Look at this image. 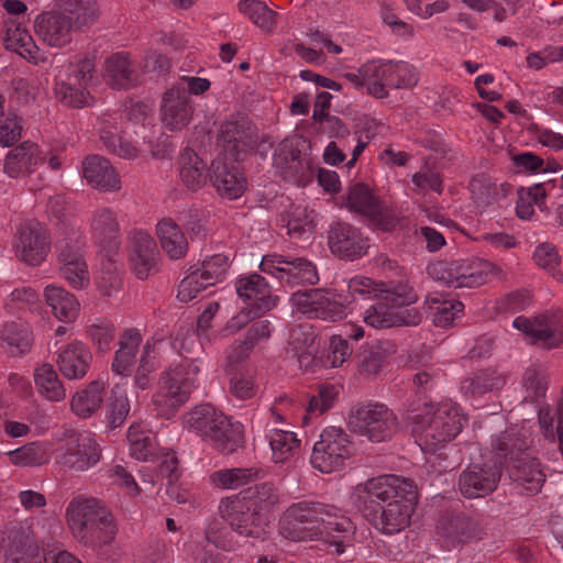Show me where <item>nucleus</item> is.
<instances>
[{"instance_id":"5701e85b","label":"nucleus","mask_w":563,"mask_h":563,"mask_svg":"<svg viewBox=\"0 0 563 563\" xmlns=\"http://www.w3.org/2000/svg\"><path fill=\"white\" fill-rule=\"evenodd\" d=\"M292 301L302 313H313L322 320H335L341 313V306L331 300L323 289L297 291L292 295Z\"/></svg>"},{"instance_id":"6e6d98bb","label":"nucleus","mask_w":563,"mask_h":563,"mask_svg":"<svg viewBox=\"0 0 563 563\" xmlns=\"http://www.w3.org/2000/svg\"><path fill=\"white\" fill-rule=\"evenodd\" d=\"M55 95L60 102L74 109L89 106L92 100L89 92L75 88L66 82H60L56 86Z\"/></svg>"},{"instance_id":"2eb2a0df","label":"nucleus","mask_w":563,"mask_h":563,"mask_svg":"<svg viewBox=\"0 0 563 563\" xmlns=\"http://www.w3.org/2000/svg\"><path fill=\"white\" fill-rule=\"evenodd\" d=\"M257 139L255 126L244 115L231 117L220 128L219 140L235 162L257 144Z\"/></svg>"},{"instance_id":"412c9836","label":"nucleus","mask_w":563,"mask_h":563,"mask_svg":"<svg viewBox=\"0 0 563 563\" xmlns=\"http://www.w3.org/2000/svg\"><path fill=\"white\" fill-rule=\"evenodd\" d=\"M34 26L36 34L49 46L62 47L71 41V20L62 13H42Z\"/></svg>"},{"instance_id":"79ce46f5","label":"nucleus","mask_w":563,"mask_h":563,"mask_svg":"<svg viewBox=\"0 0 563 563\" xmlns=\"http://www.w3.org/2000/svg\"><path fill=\"white\" fill-rule=\"evenodd\" d=\"M91 227L101 243L109 247H113L118 244L120 227L111 209L101 208L97 210L93 214Z\"/></svg>"},{"instance_id":"c9c22d12","label":"nucleus","mask_w":563,"mask_h":563,"mask_svg":"<svg viewBox=\"0 0 563 563\" xmlns=\"http://www.w3.org/2000/svg\"><path fill=\"white\" fill-rule=\"evenodd\" d=\"M47 305L52 308L53 314L63 322L70 323L79 314L80 305L76 297L65 289L55 286H47L45 289Z\"/></svg>"},{"instance_id":"f257e3e1","label":"nucleus","mask_w":563,"mask_h":563,"mask_svg":"<svg viewBox=\"0 0 563 563\" xmlns=\"http://www.w3.org/2000/svg\"><path fill=\"white\" fill-rule=\"evenodd\" d=\"M66 522L73 538L82 547L96 552L99 559L117 562L120 547L114 545L119 528L106 503L91 496H77L66 508Z\"/></svg>"},{"instance_id":"338daca9","label":"nucleus","mask_w":563,"mask_h":563,"mask_svg":"<svg viewBox=\"0 0 563 563\" xmlns=\"http://www.w3.org/2000/svg\"><path fill=\"white\" fill-rule=\"evenodd\" d=\"M434 308L433 322L437 327L446 328L451 325L457 313L463 311L464 305L461 301H441Z\"/></svg>"},{"instance_id":"f03ea898","label":"nucleus","mask_w":563,"mask_h":563,"mask_svg":"<svg viewBox=\"0 0 563 563\" xmlns=\"http://www.w3.org/2000/svg\"><path fill=\"white\" fill-rule=\"evenodd\" d=\"M364 493L376 508L368 515L373 525L386 534H393L409 526L418 501L412 481L396 475H383L368 479Z\"/></svg>"},{"instance_id":"1a4fd4ad","label":"nucleus","mask_w":563,"mask_h":563,"mask_svg":"<svg viewBox=\"0 0 563 563\" xmlns=\"http://www.w3.org/2000/svg\"><path fill=\"white\" fill-rule=\"evenodd\" d=\"M350 424L354 431L379 443L391 435L397 418L385 405L375 404L357 408L351 416Z\"/></svg>"},{"instance_id":"de8ad7c7","label":"nucleus","mask_w":563,"mask_h":563,"mask_svg":"<svg viewBox=\"0 0 563 563\" xmlns=\"http://www.w3.org/2000/svg\"><path fill=\"white\" fill-rule=\"evenodd\" d=\"M4 42L7 49L13 51L27 59L35 58L37 47L26 30H22L19 26L13 29L9 27Z\"/></svg>"},{"instance_id":"bb28decb","label":"nucleus","mask_w":563,"mask_h":563,"mask_svg":"<svg viewBox=\"0 0 563 563\" xmlns=\"http://www.w3.org/2000/svg\"><path fill=\"white\" fill-rule=\"evenodd\" d=\"M40 161L38 146L33 142L25 141L8 153L4 161V173L11 178L29 176Z\"/></svg>"},{"instance_id":"e433bc0d","label":"nucleus","mask_w":563,"mask_h":563,"mask_svg":"<svg viewBox=\"0 0 563 563\" xmlns=\"http://www.w3.org/2000/svg\"><path fill=\"white\" fill-rule=\"evenodd\" d=\"M492 448L496 456L500 461L505 460L508 465L528 453L526 439L512 429L501 432L492 443Z\"/></svg>"},{"instance_id":"e2e57ef3","label":"nucleus","mask_w":563,"mask_h":563,"mask_svg":"<svg viewBox=\"0 0 563 563\" xmlns=\"http://www.w3.org/2000/svg\"><path fill=\"white\" fill-rule=\"evenodd\" d=\"M503 276V271L499 266L488 261L476 262L473 266L468 280L465 282L466 288L479 287L487 283L488 275Z\"/></svg>"},{"instance_id":"2f4dec72","label":"nucleus","mask_w":563,"mask_h":563,"mask_svg":"<svg viewBox=\"0 0 563 563\" xmlns=\"http://www.w3.org/2000/svg\"><path fill=\"white\" fill-rule=\"evenodd\" d=\"M156 234L162 249L172 260L185 257L189 243L179 224L170 218L162 219L156 225Z\"/></svg>"},{"instance_id":"864d4df0","label":"nucleus","mask_w":563,"mask_h":563,"mask_svg":"<svg viewBox=\"0 0 563 563\" xmlns=\"http://www.w3.org/2000/svg\"><path fill=\"white\" fill-rule=\"evenodd\" d=\"M10 461L18 466H40L47 462V456L35 442L27 443L9 453Z\"/></svg>"},{"instance_id":"4be33fe9","label":"nucleus","mask_w":563,"mask_h":563,"mask_svg":"<svg viewBox=\"0 0 563 563\" xmlns=\"http://www.w3.org/2000/svg\"><path fill=\"white\" fill-rule=\"evenodd\" d=\"M327 509L322 505L313 503H299L289 507L286 511L283 529L288 531L289 538L305 539V527H312L316 521L322 520Z\"/></svg>"},{"instance_id":"423d86ee","label":"nucleus","mask_w":563,"mask_h":563,"mask_svg":"<svg viewBox=\"0 0 563 563\" xmlns=\"http://www.w3.org/2000/svg\"><path fill=\"white\" fill-rule=\"evenodd\" d=\"M352 455V446L347 434L339 427L330 426L320 434L313 445L311 464L322 473H331L342 466Z\"/></svg>"},{"instance_id":"dca6fc26","label":"nucleus","mask_w":563,"mask_h":563,"mask_svg":"<svg viewBox=\"0 0 563 563\" xmlns=\"http://www.w3.org/2000/svg\"><path fill=\"white\" fill-rule=\"evenodd\" d=\"M328 245L341 258L354 261L367 253L368 239L360 229L346 222H335L328 231Z\"/></svg>"},{"instance_id":"aec40b11","label":"nucleus","mask_w":563,"mask_h":563,"mask_svg":"<svg viewBox=\"0 0 563 563\" xmlns=\"http://www.w3.org/2000/svg\"><path fill=\"white\" fill-rule=\"evenodd\" d=\"M82 176L90 187L101 191H115L121 180L110 162L99 155L87 156L82 162Z\"/></svg>"},{"instance_id":"c85d7f7f","label":"nucleus","mask_w":563,"mask_h":563,"mask_svg":"<svg viewBox=\"0 0 563 563\" xmlns=\"http://www.w3.org/2000/svg\"><path fill=\"white\" fill-rule=\"evenodd\" d=\"M510 477L528 493H538L545 481V475L540 468L539 462L529 453L517 459L508 465Z\"/></svg>"},{"instance_id":"603ef678","label":"nucleus","mask_w":563,"mask_h":563,"mask_svg":"<svg viewBox=\"0 0 563 563\" xmlns=\"http://www.w3.org/2000/svg\"><path fill=\"white\" fill-rule=\"evenodd\" d=\"M325 515L329 519H333L332 521H327L324 528H320V538L324 539V541L330 544H334L336 547V551L341 553L343 550V533L347 532L351 528V521L344 517H338L336 515L330 514L328 510Z\"/></svg>"},{"instance_id":"49530a36","label":"nucleus","mask_w":563,"mask_h":563,"mask_svg":"<svg viewBox=\"0 0 563 563\" xmlns=\"http://www.w3.org/2000/svg\"><path fill=\"white\" fill-rule=\"evenodd\" d=\"M347 208L351 211L368 216L380 202L371 191L368 186L363 183H356L351 186L347 192Z\"/></svg>"},{"instance_id":"37998d69","label":"nucleus","mask_w":563,"mask_h":563,"mask_svg":"<svg viewBox=\"0 0 563 563\" xmlns=\"http://www.w3.org/2000/svg\"><path fill=\"white\" fill-rule=\"evenodd\" d=\"M473 201L479 210L496 203L500 197H505L503 187L486 175H477L470 183Z\"/></svg>"},{"instance_id":"9d476101","label":"nucleus","mask_w":563,"mask_h":563,"mask_svg":"<svg viewBox=\"0 0 563 563\" xmlns=\"http://www.w3.org/2000/svg\"><path fill=\"white\" fill-rule=\"evenodd\" d=\"M260 268L292 286L316 285L319 282L316 265L302 257L288 260L279 254H268L263 256Z\"/></svg>"},{"instance_id":"0eeeda50","label":"nucleus","mask_w":563,"mask_h":563,"mask_svg":"<svg viewBox=\"0 0 563 563\" xmlns=\"http://www.w3.org/2000/svg\"><path fill=\"white\" fill-rule=\"evenodd\" d=\"M219 514L241 536L262 539L266 533L267 518L261 517L240 494L222 498Z\"/></svg>"},{"instance_id":"7c9ffc66","label":"nucleus","mask_w":563,"mask_h":563,"mask_svg":"<svg viewBox=\"0 0 563 563\" xmlns=\"http://www.w3.org/2000/svg\"><path fill=\"white\" fill-rule=\"evenodd\" d=\"M106 383L96 379L77 391L70 401L71 411L81 419H87L98 412L103 404Z\"/></svg>"},{"instance_id":"7ed1b4c3","label":"nucleus","mask_w":563,"mask_h":563,"mask_svg":"<svg viewBox=\"0 0 563 563\" xmlns=\"http://www.w3.org/2000/svg\"><path fill=\"white\" fill-rule=\"evenodd\" d=\"M409 420L415 424L420 446L427 452H435L462 431L465 418L455 406L443 404L434 409L432 404H426L423 412L410 410Z\"/></svg>"},{"instance_id":"a19ab883","label":"nucleus","mask_w":563,"mask_h":563,"mask_svg":"<svg viewBox=\"0 0 563 563\" xmlns=\"http://www.w3.org/2000/svg\"><path fill=\"white\" fill-rule=\"evenodd\" d=\"M505 385V377L496 369H481L473 377L463 382V389L472 397L482 396L486 393L500 389Z\"/></svg>"},{"instance_id":"ddd939ff","label":"nucleus","mask_w":563,"mask_h":563,"mask_svg":"<svg viewBox=\"0 0 563 563\" xmlns=\"http://www.w3.org/2000/svg\"><path fill=\"white\" fill-rule=\"evenodd\" d=\"M514 325L528 335L533 343L542 342L547 347H555L563 333V313L545 311L533 318L518 317Z\"/></svg>"},{"instance_id":"4468645a","label":"nucleus","mask_w":563,"mask_h":563,"mask_svg":"<svg viewBox=\"0 0 563 563\" xmlns=\"http://www.w3.org/2000/svg\"><path fill=\"white\" fill-rule=\"evenodd\" d=\"M500 477L497 464L471 463L459 476V488L465 498H483L497 488Z\"/></svg>"},{"instance_id":"cd10ccee","label":"nucleus","mask_w":563,"mask_h":563,"mask_svg":"<svg viewBox=\"0 0 563 563\" xmlns=\"http://www.w3.org/2000/svg\"><path fill=\"white\" fill-rule=\"evenodd\" d=\"M158 250L155 240L147 233L139 232L133 238L131 263L139 279H146L156 265Z\"/></svg>"},{"instance_id":"f704fd0d","label":"nucleus","mask_w":563,"mask_h":563,"mask_svg":"<svg viewBox=\"0 0 563 563\" xmlns=\"http://www.w3.org/2000/svg\"><path fill=\"white\" fill-rule=\"evenodd\" d=\"M207 165L191 148H185L179 156V176L191 191H197L207 180Z\"/></svg>"},{"instance_id":"69168bd1","label":"nucleus","mask_w":563,"mask_h":563,"mask_svg":"<svg viewBox=\"0 0 563 563\" xmlns=\"http://www.w3.org/2000/svg\"><path fill=\"white\" fill-rule=\"evenodd\" d=\"M189 271V274L180 282L178 286L177 298L181 302H189L196 298L198 292L209 287V285H205L199 282L202 279L199 278L198 271H194L192 267H190Z\"/></svg>"},{"instance_id":"680f3d73","label":"nucleus","mask_w":563,"mask_h":563,"mask_svg":"<svg viewBox=\"0 0 563 563\" xmlns=\"http://www.w3.org/2000/svg\"><path fill=\"white\" fill-rule=\"evenodd\" d=\"M283 221L286 222L288 234H303L312 230V221L308 219L306 210L300 207H291L283 214Z\"/></svg>"},{"instance_id":"393cba45","label":"nucleus","mask_w":563,"mask_h":563,"mask_svg":"<svg viewBox=\"0 0 563 563\" xmlns=\"http://www.w3.org/2000/svg\"><path fill=\"white\" fill-rule=\"evenodd\" d=\"M211 180L221 196L236 199L244 192L246 179L238 166H229L225 162L216 159L211 164Z\"/></svg>"},{"instance_id":"ea45409f","label":"nucleus","mask_w":563,"mask_h":563,"mask_svg":"<svg viewBox=\"0 0 563 563\" xmlns=\"http://www.w3.org/2000/svg\"><path fill=\"white\" fill-rule=\"evenodd\" d=\"M263 471L258 467H233L212 473V483L221 488L236 489L260 477Z\"/></svg>"},{"instance_id":"3c124183","label":"nucleus","mask_w":563,"mask_h":563,"mask_svg":"<svg viewBox=\"0 0 563 563\" xmlns=\"http://www.w3.org/2000/svg\"><path fill=\"white\" fill-rule=\"evenodd\" d=\"M228 267V257L222 254H216L205 260L201 263V267L195 271H198L199 278L202 279L199 280L200 283L213 286L222 279Z\"/></svg>"},{"instance_id":"20e7f679","label":"nucleus","mask_w":563,"mask_h":563,"mask_svg":"<svg viewBox=\"0 0 563 563\" xmlns=\"http://www.w3.org/2000/svg\"><path fill=\"white\" fill-rule=\"evenodd\" d=\"M184 421L189 430L211 441L222 454H232L244 443L242 426L209 404L192 408L184 416Z\"/></svg>"},{"instance_id":"9b49d317","label":"nucleus","mask_w":563,"mask_h":563,"mask_svg":"<svg viewBox=\"0 0 563 563\" xmlns=\"http://www.w3.org/2000/svg\"><path fill=\"white\" fill-rule=\"evenodd\" d=\"M16 256L31 266L42 264L51 250L48 230L40 222L31 220L22 223L16 231Z\"/></svg>"},{"instance_id":"09e8293b","label":"nucleus","mask_w":563,"mask_h":563,"mask_svg":"<svg viewBox=\"0 0 563 563\" xmlns=\"http://www.w3.org/2000/svg\"><path fill=\"white\" fill-rule=\"evenodd\" d=\"M38 554V547L27 536L16 534L9 544L7 561L10 563H29Z\"/></svg>"},{"instance_id":"052dcab7","label":"nucleus","mask_w":563,"mask_h":563,"mask_svg":"<svg viewBox=\"0 0 563 563\" xmlns=\"http://www.w3.org/2000/svg\"><path fill=\"white\" fill-rule=\"evenodd\" d=\"M152 346L146 344L134 376L135 385L141 389H147L151 385L152 375L156 371L155 357L151 355Z\"/></svg>"},{"instance_id":"f8f14e48","label":"nucleus","mask_w":563,"mask_h":563,"mask_svg":"<svg viewBox=\"0 0 563 563\" xmlns=\"http://www.w3.org/2000/svg\"><path fill=\"white\" fill-rule=\"evenodd\" d=\"M190 396L189 384L176 371H166L159 379V389L153 396L157 416L170 419Z\"/></svg>"},{"instance_id":"4c0bfd02","label":"nucleus","mask_w":563,"mask_h":563,"mask_svg":"<svg viewBox=\"0 0 563 563\" xmlns=\"http://www.w3.org/2000/svg\"><path fill=\"white\" fill-rule=\"evenodd\" d=\"M245 501L263 518L278 503L277 488L271 483H262L240 493Z\"/></svg>"},{"instance_id":"473e14b6","label":"nucleus","mask_w":563,"mask_h":563,"mask_svg":"<svg viewBox=\"0 0 563 563\" xmlns=\"http://www.w3.org/2000/svg\"><path fill=\"white\" fill-rule=\"evenodd\" d=\"M306 141L294 135L284 139L277 146L274 164L283 170L284 178H294L302 170L300 145Z\"/></svg>"},{"instance_id":"c756f323","label":"nucleus","mask_w":563,"mask_h":563,"mask_svg":"<svg viewBox=\"0 0 563 563\" xmlns=\"http://www.w3.org/2000/svg\"><path fill=\"white\" fill-rule=\"evenodd\" d=\"M104 70L109 85L115 89H128L139 82V74L132 67L129 53L118 52L109 56Z\"/></svg>"},{"instance_id":"a211bd4d","label":"nucleus","mask_w":563,"mask_h":563,"mask_svg":"<svg viewBox=\"0 0 563 563\" xmlns=\"http://www.w3.org/2000/svg\"><path fill=\"white\" fill-rule=\"evenodd\" d=\"M189 92L185 87L174 86L167 90L163 99V122L170 130H181L191 119V107L188 103Z\"/></svg>"},{"instance_id":"a18cd8bd","label":"nucleus","mask_w":563,"mask_h":563,"mask_svg":"<svg viewBox=\"0 0 563 563\" xmlns=\"http://www.w3.org/2000/svg\"><path fill=\"white\" fill-rule=\"evenodd\" d=\"M239 9L263 31L272 32L275 27L277 13L271 10L264 2L260 0H243L239 3Z\"/></svg>"},{"instance_id":"bf43d9fd","label":"nucleus","mask_w":563,"mask_h":563,"mask_svg":"<svg viewBox=\"0 0 563 563\" xmlns=\"http://www.w3.org/2000/svg\"><path fill=\"white\" fill-rule=\"evenodd\" d=\"M288 345L292 353L314 347L318 344L317 335L313 331L302 324L296 325L290 330Z\"/></svg>"},{"instance_id":"f3484780","label":"nucleus","mask_w":563,"mask_h":563,"mask_svg":"<svg viewBox=\"0 0 563 563\" xmlns=\"http://www.w3.org/2000/svg\"><path fill=\"white\" fill-rule=\"evenodd\" d=\"M59 271L69 284L77 289L85 287L88 282L87 264L77 240L64 238L56 244Z\"/></svg>"},{"instance_id":"774afa93","label":"nucleus","mask_w":563,"mask_h":563,"mask_svg":"<svg viewBox=\"0 0 563 563\" xmlns=\"http://www.w3.org/2000/svg\"><path fill=\"white\" fill-rule=\"evenodd\" d=\"M523 382L528 391L526 399L530 398L533 402H539L540 398L545 396L547 380L536 368L526 371Z\"/></svg>"},{"instance_id":"58836bf2","label":"nucleus","mask_w":563,"mask_h":563,"mask_svg":"<svg viewBox=\"0 0 563 563\" xmlns=\"http://www.w3.org/2000/svg\"><path fill=\"white\" fill-rule=\"evenodd\" d=\"M1 340L9 354L19 356L31 350L33 335L26 324L12 321L3 327Z\"/></svg>"},{"instance_id":"b1692460","label":"nucleus","mask_w":563,"mask_h":563,"mask_svg":"<svg viewBox=\"0 0 563 563\" xmlns=\"http://www.w3.org/2000/svg\"><path fill=\"white\" fill-rule=\"evenodd\" d=\"M91 360L90 351L81 342L74 341L60 351L56 362L66 378L80 379L86 376Z\"/></svg>"},{"instance_id":"a878e982","label":"nucleus","mask_w":563,"mask_h":563,"mask_svg":"<svg viewBox=\"0 0 563 563\" xmlns=\"http://www.w3.org/2000/svg\"><path fill=\"white\" fill-rule=\"evenodd\" d=\"M236 292L240 297L252 299L250 307H254L260 313L272 310L277 302V297L271 295L267 283L258 274L240 278L236 282Z\"/></svg>"},{"instance_id":"0e129e2a","label":"nucleus","mask_w":563,"mask_h":563,"mask_svg":"<svg viewBox=\"0 0 563 563\" xmlns=\"http://www.w3.org/2000/svg\"><path fill=\"white\" fill-rule=\"evenodd\" d=\"M386 363V355L383 351L368 350L360 355L358 373L364 376L377 375Z\"/></svg>"},{"instance_id":"8fccbe9b","label":"nucleus","mask_w":563,"mask_h":563,"mask_svg":"<svg viewBox=\"0 0 563 563\" xmlns=\"http://www.w3.org/2000/svg\"><path fill=\"white\" fill-rule=\"evenodd\" d=\"M408 71V66L402 63L387 62L376 66L374 62L367 63L360 68V74L364 77H374L384 81L387 86L394 87L395 80L393 76Z\"/></svg>"},{"instance_id":"39448f33","label":"nucleus","mask_w":563,"mask_h":563,"mask_svg":"<svg viewBox=\"0 0 563 563\" xmlns=\"http://www.w3.org/2000/svg\"><path fill=\"white\" fill-rule=\"evenodd\" d=\"M55 461L63 470L85 472L100 460L98 443L76 430H66L57 442Z\"/></svg>"},{"instance_id":"c03bdc74","label":"nucleus","mask_w":563,"mask_h":563,"mask_svg":"<svg viewBox=\"0 0 563 563\" xmlns=\"http://www.w3.org/2000/svg\"><path fill=\"white\" fill-rule=\"evenodd\" d=\"M35 384L41 395L52 401H60L66 397V389L51 364H43L35 372Z\"/></svg>"},{"instance_id":"13d9d810","label":"nucleus","mask_w":563,"mask_h":563,"mask_svg":"<svg viewBox=\"0 0 563 563\" xmlns=\"http://www.w3.org/2000/svg\"><path fill=\"white\" fill-rule=\"evenodd\" d=\"M59 7L65 12L77 13L76 20L81 25L93 22L98 18L93 0H59Z\"/></svg>"},{"instance_id":"4d7b16f0","label":"nucleus","mask_w":563,"mask_h":563,"mask_svg":"<svg viewBox=\"0 0 563 563\" xmlns=\"http://www.w3.org/2000/svg\"><path fill=\"white\" fill-rule=\"evenodd\" d=\"M275 463H283L291 455L292 450L299 445V440L292 433L276 431L269 441Z\"/></svg>"},{"instance_id":"5fc2aeb1","label":"nucleus","mask_w":563,"mask_h":563,"mask_svg":"<svg viewBox=\"0 0 563 563\" xmlns=\"http://www.w3.org/2000/svg\"><path fill=\"white\" fill-rule=\"evenodd\" d=\"M131 411L130 400L126 395H113L108 402L106 421L110 429L121 427Z\"/></svg>"},{"instance_id":"72a5a7b5","label":"nucleus","mask_w":563,"mask_h":563,"mask_svg":"<svg viewBox=\"0 0 563 563\" xmlns=\"http://www.w3.org/2000/svg\"><path fill=\"white\" fill-rule=\"evenodd\" d=\"M142 335L139 330L126 329L120 336L119 350L115 352L112 369L119 375L128 376L135 362Z\"/></svg>"},{"instance_id":"6ab92c4d","label":"nucleus","mask_w":563,"mask_h":563,"mask_svg":"<svg viewBox=\"0 0 563 563\" xmlns=\"http://www.w3.org/2000/svg\"><path fill=\"white\" fill-rule=\"evenodd\" d=\"M438 534L452 547L463 544L477 534V525L464 514H443L437 523Z\"/></svg>"},{"instance_id":"6e6552de","label":"nucleus","mask_w":563,"mask_h":563,"mask_svg":"<svg viewBox=\"0 0 563 563\" xmlns=\"http://www.w3.org/2000/svg\"><path fill=\"white\" fill-rule=\"evenodd\" d=\"M377 299L364 317V321L373 328L394 327L393 310L402 306H410L418 299L417 294L406 284H397L391 288L379 289L375 294Z\"/></svg>"}]
</instances>
